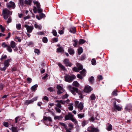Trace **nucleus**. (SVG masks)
Segmentation results:
<instances>
[{
  "mask_svg": "<svg viewBox=\"0 0 132 132\" xmlns=\"http://www.w3.org/2000/svg\"><path fill=\"white\" fill-rule=\"evenodd\" d=\"M68 88L71 92L74 95H75L76 94L75 93L76 92L79 95V97L80 98L82 99L83 98L82 92L80 90H79L77 88L72 87L70 85L68 86Z\"/></svg>",
  "mask_w": 132,
  "mask_h": 132,
  "instance_id": "obj_1",
  "label": "nucleus"
},
{
  "mask_svg": "<svg viewBox=\"0 0 132 132\" xmlns=\"http://www.w3.org/2000/svg\"><path fill=\"white\" fill-rule=\"evenodd\" d=\"M12 12L10 11L7 9H3L2 12V14L4 19H6L10 15H11L12 14Z\"/></svg>",
  "mask_w": 132,
  "mask_h": 132,
  "instance_id": "obj_2",
  "label": "nucleus"
},
{
  "mask_svg": "<svg viewBox=\"0 0 132 132\" xmlns=\"http://www.w3.org/2000/svg\"><path fill=\"white\" fill-rule=\"evenodd\" d=\"M64 77L65 81L71 82L72 81L73 79L76 78V76L74 75L70 76L69 75L66 74Z\"/></svg>",
  "mask_w": 132,
  "mask_h": 132,
  "instance_id": "obj_3",
  "label": "nucleus"
},
{
  "mask_svg": "<svg viewBox=\"0 0 132 132\" xmlns=\"http://www.w3.org/2000/svg\"><path fill=\"white\" fill-rule=\"evenodd\" d=\"M89 132H97L99 131L98 129L97 128H95L94 127L90 126L87 129Z\"/></svg>",
  "mask_w": 132,
  "mask_h": 132,
  "instance_id": "obj_4",
  "label": "nucleus"
},
{
  "mask_svg": "<svg viewBox=\"0 0 132 132\" xmlns=\"http://www.w3.org/2000/svg\"><path fill=\"white\" fill-rule=\"evenodd\" d=\"M24 27L26 28L27 32L29 33H31L34 29V27L33 26H30L27 24L24 25Z\"/></svg>",
  "mask_w": 132,
  "mask_h": 132,
  "instance_id": "obj_5",
  "label": "nucleus"
},
{
  "mask_svg": "<svg viewBox=\"0 0 132 132\" xmlns=\"http://www.w3.org/2000/svg\"><path fill=\"white\" fill-rule=\"evenodd\" d=\"M7 6L9 9L11 10V8H13L14 9L15 7V5L14 3L12 1L10 2L9 3L7 4Z\"/></svg>",
  "mask_w": 132,
  "mask_h": 132,
  "instance_id": "obj_6",
  "label": "nucleus"
},
{
  "mask_svg": "<svg viewBox=\"0 0 132 132\" xmlns=\"http://www.w3.org/2000/svg\"><path fill=\"white\" fill-rule=\"evenodd\" d=\"M64 62L66 66L71 67L72 65V63H71L69 60V59H65L64 61Z\"/></svg>",
  "mask_w": 132,
  "mask_h": 132,
  "instance_id": "obj_7",
  "label": "nucleus"
},
{
  "mask_svg": "<svg viewBox=\"0 0 132 132\" xmlns=\"http://www.w3.org/2000/svg\"><path fill=\"white\" fill-rule=\"evenodd\" d=\"M114 108V109H113L112 110L113 112L114 111H120L122 109V107H121L119 106L118 105L116 106H115Z\"/></svg>",
  "mask_w": 132,
  "mask_h": 132,
  "instance_id": "obj_8",
  "label": "nucleus"
},
{
  "mask_svg": "<svg viewBox=\"0 0 132 132\" xmlns=\"http://www.w3.org/2000/svg\"><path fill=\"white\" fill-rule=\"evenodd\" d=\"M132 108V105L131 103H128L126 105L125 108V110L129 112Z\"/></svg>",
  "mask_w": 132,
  "mask_h": 132,
  "instance_id": "obj_9",
  "label": "nucleus"
},
{
  "mask_svg": "<svg viewBox=\"0 0 132 132\" xmlns=\"http://www.w3.org/2000/svg\"><path fill=\"white\" fill-rule=\"evenodd\" d=\"M73 116L71 113H69L67 115H66L65 117V120L70 119L71 117H73Z\"/></svg>",
  "mask_w": 132,
  "mask_h": 132,
  "instance_id": "obj_10",
  "label": "nucleus"
},
{
  "mask_svg": "<svg viewBox=\"0 0 132 132\" xmlns=\"http://www.w3.org/2000/svg\"><path fill=\"white\" fill-rule=\"evenodd\" d=\"M92 90L91 87L90 86H86L84 89V92L86 93H89Z\"/></svg>",
  "mask_w": 132,
  "mask_h": 132,
  "instance_id": "obj_11",
  "label": "nucleus"
},
{
  "mask_svg": "<svg viewBox=\"0 0 132 132\" xmlns=\"http://www.w3.org/2000/svg\"><path fill=\"white\" fill-rule=\"evenodd\" d=\"M11 59H9L5 61L4 63V65L5 67H8L10 65L9 62L11 61Z\"/></svg>",
  "mask_w": 132,
  "mask_h": 132,
  "instance_id": "obj_12",
  "label": "nucleus"
},
{
  "mask_svg": "<svg viewBox=\"0 0 132 132\" xmlns=\"http://www.w3.org/2000/svg\"><path fill=\"white\" fill-rule=\"evenodd\" d=\"M68 52L69 54L71 55H73L75 53L74 50L71 48L68 49Z\"/></svg>",
  "mask_w": 132,
  "mask_h": 132,
  "instance_id": "obj_13",
  "label": "nucleus"
},
{
  "mask_svg": "<svg viewBox=\"0 0 132 132\" xmlns=\"http://www.w3.org/2000/svg\"><path fill=\"white\" fill-rule=\"evenodd\" d=\"M43 120L45 122H46L48 120L50 122H52V120L51 118L50 117H48L44 116L43 117Z\"/></svg>",
  "mask_w": 132,
  "mask_h": 132,
  "instance_id": "obj_14",
  "label": "nucleus"
},
{
  "mask_svg": "<svg viewBox=\"0 0 132 132\" xmlns=\"http://www.w3.org/2000/svg\"><path fill=\"white\" fill-rule=\"evenodd\" d=\"M78 108L80 109V111L82 110L84 108L83 103L82 102H80L78 104Z\"/></svg>",
  "mask_w": 132,
  "mask_h": 132,
  "instance_id": "obj_15",
  "label": "nucleus"
},
{
  "mask_svg": "<svg viewBox=\"0 0 132 132\" xmlns=\"http://www.w3.org/2000/svg\"><path fill=\"white\" fill-rule=\"evenodd\" d=\"M69 31L72 33L75 34L76 31V28L75 27L70 28Z\"/></svg>",
  "mask_w": 132,
  "mask_h": 132,
  "instance_id": "obj_16",
  "label": "nucleus"
},
{
  "mask_svg": "<svg viewBox=\"0 0 132 132\" xmlns=\"http://www.w3.org/2000/svg\"><path fill=\"white\" fill-rule=\"evenodd\" d=\"M64 50L62 47H59L57 49L56 52L58 53H63L64 52Z\"/></svg>",
  "mask_w": 132,
  "mask_h": 132,
  "instance_id": "obj_17",
  "label": "nucleus"
},
{
  "mask_svg": "<svg viewBox=\"0 0 132 132\" xmlns=\"http://www.w3.org/2000/svg\"><path fill=\"white\" fill-rule=\"evenodd\" d=\"M38 86V85L37 84H36L32 86L31 87V89L32 91L35 92L36 90L37 89Z\"/></svg>",
  "mask_w": 132,
  "mask_h": 132,
  "instance_id": "obj_18",
  "label": "nucleus"
},
{
  "mask_svg": "<svg viewBox=\"0 0 132 132\" xmlns=\"http://www.w3.org/2000/svg\"><path fill=\"white\" fill-rule=\"evenodd\" d=\"M10 46L12 48H15V46H16L15 43L13 41H11L10 43Z\"/></svg>",
  "mask_w": 132,
  "mask_h": 132,
  "instance_id": "obj_19",
  "label": "nucleus"
},
{
  "mask_svg": "<svg viewBox=\"0 0 132 132\" xmlns=\"http://www.w3.org/2000/svg\"><path fill=\"white\" fill-rule=\"evenodd\" d=\"M12 127H11V128L10 129L12 130V132H18V130H17V127H15L13 126V125H12Z\"/></svg>",
  "mask_w": 132,
  "mask_h": 132,
  "instance_id": "obj_20",
  "label": "nucleus"
},
{
  "mask_svg": "<svg viewBox=\"0 0 132 132\" xmlns=\"http://www.w3.org/2000/svg\"><path fill=\"white\" fill-rule=\"evenodd\" d=\"M22 119V118L20 116H18L15 118V123H17L18 122L21 120Z\"/></svg>",
  "mask_w": 132,
  "mask_h": 132,
  "instance_id": "obj_21",
  "label": "nucleus"
},
{
  "mask_svg": "<svg viewBox=\"0 0 132 132\" xmlns=\"http://www.w3.org/2000/svg\"><path fill=\"white\" fill-rule=\"evenodd\" d=\"M77 66L78 67V69L79 70H80L83 69L82 65L79 63H77L76 64Z\"/></svg>",
  "mask_w": 132,
  "mask_h": 132,
  "instance_id": "obj_22",
  "label": "nucleus"
},
{
  "mask_svg": "<svg viewBox=\"0 0 132 132\" xmlns=\"http://www.w3.org/2000/svg\"><path fill=\"white\" fill-rule=\"evenodd\" d=\"M72 85L77 87H78L79 86V83L77 81H73L72 84Z\"/></svg>",
  "mask_w": 132,
  "mask_h": 132,
  "instance_id": "obj_23",
  "label": "nucleus"
},
{
  "mask_svg": "<svg viewBox=\"0 0 132 132\" xmlns=\"http://www.w3.org/2000/svg\"><path fill=\"white\" fill-rule=\"evenodd\" d=\"M73 104L72 103H70L69 105H68L69 106V107H68V109L70 111H72L73 109Z\"/></svg>",
  "mask_w": 132,
  "mask_h": 132,
  "instance_id": "obj_24",
  "label": "nucleus"
},
{
  "mask_svg": "<svg viewBox=\"0 0 132 132\" xmlns=\"http://www.w3.org/2000/svg\"><path fill=\"white\" fill-rule=\"evenodd\" d=\"M86 42V41L82 39H80L79 41V45L82 44Z\"/></svg>",
  "mask_w": 132,
  "mask_h": 132,
  "instance_id": "obj_25",
  "label": "nucleus"
},
{
  "mask_svg": "<svg viewBox=\"0 0 132 132\" xmlns=\"http://www.w3.org/2000/svg\"><path fill=\"white\" fill-rule=\"evenodd\" d=\"M83 52V49L82 47H80L78 49V53L79 55L80 54Z\"/></svg>",
  "mask_w": 132,
  "mask_h": 132,
  "instance_id": "obj_26",
  "label": "nucleus"
},
{
  "mask_svg": "<svg viewBox=\"0 0 132 132\" xmlns=\"http://www.w3.org/2000/svg\"><path fill=\"white\" fill-rule=\"evenodd\" d=\"M86 72V70L85 69H83L80 72V73L84 77L85 76L86 74L85 72Z\"/></svg>",
  "mask_w": 132,
  "mask_h": 132,
  "instance_id": "obj_27",
  "label": "nucleus"
},
{
  "mask_svg": "<svg viewBox=\"0 0 132 132\" xmlns=\"http://www.w3.org/2000/svg\"><path fill=\"white\" fill-rule=\"evenodd\" d=\"M58 65L59 67L61 68L63 70H66L64 66L62 65L61 63H59Z\"/></svg>",
  "mask_w": 132,
  "mask_h": 132,
  "instance_id": "obj_28",
  "label": "nucleus"
},
{
  "mask_svg": "<svg viewBox=\"0 0 132 132\" xmlns=\"http://www.w3.org/2000/svg\"><path fill=\"white\" fill-rule=\"evenodd\" d=\"M32 103L33 102L31 99L30 100H26L25 102V104L26 105H28Z\"/></svg>",
  "mask_w": 132,
  "mask_h": 132,
  "instance_id": "obj_29",
  "label": "nucleus"
},
{
  "mask_svg": "<svg viewBox=\"0 0 132 132\" xmlns=\"http://www.w3.org/2000/svg\"><path fill=\"white\" fill-rule=\"evenodd\" d=\"M12 47L9 45H8L6 48V50L10 53H11L12 52V50L11 48Z\"/></svg>",
  "mask_w": 132,
  "mask_h": 132,
  "instance_id": "obj_30",
  "label": "nucleus"
},
{
  "mask_svg": "<svg viewBox=\"0 0 132 132\" xmlns=\"http://www.w3.org/2000/svg\"><path fill=\"white\" fill-rule=\"evenodd\" d=\"M63 118V117L61 116H55L54 117V119L55 120L58 119L59 120Z\"/></svg>",
  "mask_w": 132,
  "mask_h": 132,
  "instance_id": "obj_31",
  "label": "nucleus"
},
{
  "mask_svg": "<svg viewBox=\"0 0 132 132\" xmlns=\"http://www.w3.org/2000/svg\"><path fill=\"white\" fill-rule=\"evenodd\" d=\"M91 99L92 100H95L96 97L94 94H92L90 96Z\"/></svg>",
  "mask_w": 132,
  "mask_h": 132,
  "instance_id": "obj_32",
  "label": "nucleus"
},
{
  "mask_svg": "<svg viewBox=\"0 0 132 132\" xmlns=\"http://www.w3.org/2000/svg\"><path fill=\"white\" fill-rule=\"evenodd\" d=\"M73 41L74 42V43L73 44V46L75 47H76L77 43L78 42V40L77 39H76L73 40Z\"/></svg>",
  "mask_w": 132,
  "mask_h": 132,
  "instance_id": "obj_33",
  "label": "nucleus"
},
{
  "mask_svg": "<svg viewBox=\"0 0 132 132\" xmlns=\"http://www.w3.org/2000/svg\"><path fill=\"white\" fill-rule=\"evenodd\" d=\"M112 126L110 124L108 126L107 128H106V129L108 131H111L112 130Z\"/></svg>",
  "mask_w": 132,
  "mask_h": 132,
  "instance_id": "obj_34",
  "label": "nucleus"
},
{
  "mask_svg": "<svg viewBox=\"0 0 132 132\" xmlns=\"http://www.w3.org/2000/svg\"><path fill=\"white\" fill-rule=\"evenodd\" d=\"M0 29L2 32L4 33L5 30V28L2 25H0Z\"/></svg>",
  "mask_w": 132,
  "mask_h": 132,
  "instance_id": "obj_35",
  "label": "nucleus"
},
{
  "mask_svg": "<svg viewBox=\"0 0 132 132\" xmlns=\"http://www.w3.org/2000/svg\"><path fill=\"white\" fill-rule=\"evenodd\" d=\"M42 41L44 43H46L48 42V39L47 37H44L43 38Z\"/></svg>",
  "mask_w": 132,
  "mask_h": 132,
  "instance_id": "obj_36",
  "label": "nucleus"
},
{
  "mask_svg": "<svg viewBox=\"0 0 132 132\" xmlns=\"http://www.w3.org/2000/svg\"><path fill=\"white\" fill-rule=\"evenodd\" d=\"M16 27L17 29L18 30H20L21 28V25L20 24H16Z\"/></svg>",
  "mask_w": 132,
  "mask_h": 132,
  "instance_id": "obj_37",
  "label": "nucleus"
},
{
  "mask_svg": "<svg viewBox=\"0 0 132 132\" xmlns=\"http://www.w3.org/2000/svg\"><path fill=\"white\" fill-rule=\"evenodd\" d=\"M34 52L35 53H37L38 55L40 53V50L37 49H35L34 50Z\"/></svg>",
  "mask_w": 132,
  "mask_h": 132,
  "instance_id": "obj_38",
  "label": "nucleus"
},
{
  "mask_svg": "<svg viewBox=\"0 0 132 132\" xmlns=\"http://www.w3.org/2000/svg\"><path fill=\"white\" fill-rule=\"evenodd\" d=\"M34 27L36 28H38L39 29H41V27L38 25L37 24H34Z\"/></svg>",
  "mask_w": 132,
  "mask_h": 132,
  "instance_id": "obj_39",
  "label": "nucleus"
},
{
  "mask_svg": "<svg viewBox=\"0 0 132 132\" xmlns=\"http://www.w3.org/2000/svg\"><path fill=\"white\" fill-rule=\"evenodd\" d=\"M78 116L79 118L81 119L84 117V113L82 114H79L78 115Z\"/></svg>",
  "mask_w": 132,
  "mask_h": 132,
  "instance_id": "obj_40",
  "label": "nucleus"
},
{
  "mask_svg": "<svg viewBox=\"0 0 132 132\" xmlns=\"http://www.w3.org/2000/svg\"><path fill=\"white\" fill-rule=\"evenodd\" d=\"M8 46L5 42H3L2 44V46L4 48H7Z\"/></svg>",
  "mask_w": 132,
  "mask_h": 132,
  "instance_id": "obj_41",
  "label": "nucleus"
},
{
  "mask_svg": "<svg viewBox=\"0 0 132 132\" xmlns=\"http://www.w3.org/2000/svg\"><path fill=\"white\" fill-rule=\"evenodd\" d=\"M59 124L62 126H63L65 128L67 127V126L63 122H60Z\"/></svg>",
  "mask_w": 132,
  "mask_h": 132,
  "instance_id": "obj_42",
  "label": "nucleus"
},
{
  "mask_svg": "<svg viewBox=\"0 0 132 132\" xmlns=\"http://www.w3.org/2000/svg\"><path fill=\"white\" fill-rule=\"evenodd\" d=\"M72 70L73 71H75L76 72H78L79 71V70L78 68L76 67H74L73 69Z\"/></svg>",
  "mask_w": 132,
  "mask_h": 132,
  "instance_id": "obj_43",
  "label": "nucleus"
},
{
  "mask_svg": "<svg viewBox=\"0 0 132 132\" xmlns=\"http://www.w3.org/2000/svg\"><path fill=\"white\" fill-rule=\"evenodd\" d=\"M91 62L92 64L93 65H95L96 64V61L94 59H92Z\"/></svg>",
  "mask_w": 132,
  "mask_h": 132,
  "instance_id": "obj_44",
  "label": "nucleus"
},
{
  "mask_svg": "<svg viewBox=\"0 0 132 132\" xmlns=\"http://www.w3.org/2000/svg\"><path fill=\"white\" fill-rule=\"evenodd\" d=\"M94 80V78L93 76H91L89 79V82L91 83H93Z\"/></svg>",
  "mask_w": 132,
  "mask_h": 132,
  "instance_id": "obj_45",
  "label": "nucleus"
},
{
  "mask_svg": "<svg viewBox=\"0 0 132 132\" xmlns=\"http://www.w3.org/2000/svg\"><path fill=\"white\" fill-rule=\"evenodd\" d=\"M27 83L28 84H30L32 82V79L31 78L28 77L27 78Z\"/></svg>",
  "mask_w": 132,
  "mask_h": 132,
  "instance_id": "obj_46",
  "label": "nucleus"
},
{
  "mask_svg": "<svg viewBox=\"0 0 132 132\" xmlns=\"http://www.w3.org/2000/svg\"><path fill=\"white\" fill-rule=\"evenodd\" d=\"M118 91L117 90H114L113 91L112 93V94L113 96H116L117 95V92Z\"/></svg>",
  "mask_w": 132,
  "mask_h": 132,
  "instance_id": "obj_47",
  "label": "nucleus"
},
{
  "mask_svg": "<svg viewBox=\"0 0 132 132\" xmlns=\"http://www.w3.org/2000/svg\"><path fill=\"white\" fill-rule=\"evenodd\" d=\"M70 120H71L72 122H75V123L76 124L77 123V121H76L75 119L73 117H71L70 119Z\"/></svg>",
  "mask_w": 132,
  "mask_h": 132,
  "instance_id": "obj_48",
  "label": "nucleus"
},
{
  "mask_svg": "<svg viewBox=\"0 0 132 132\" xmlns=\"http://www.w3.org/2000/svg\"><path fill=\"white\" fill-rule=\"evenodd\" d=\"M56 87L58 90H62L63 89V88L60 85H57Z\"/></svg>",
  "mask_w": 132,
  "mask_h": 132,
  "instance_id": "obj_49",
  "label": "nucleus"
},
{
  "mask_svg": "<svg viewBox=\"0 0 132 132\" xmlns=\"http://www.w3.org/2000/svg\"><path fill=\"white\" fill-rule=\"evenodd\" d=\"M87 121L84 120L82 122L81 124L83 127H84L86 125Z\"/></svg>",
  "mask_w": 132,
  "mask_h": 132,
  "instance_id": "obj_50",
  "label": "nucleus"
},
{
  "mask_svg": "<svg viewBox=\"0 0 132 132\" xmlns=\"http://www.w3.org/2000/svg\"><path fill=\"white\" fill-rule=\"evenodd\" d=\"M3 125L5 127H7L9 126V124L8 122H3Z\"/></svg>",
  "mask_w": 132,
  "mask_h": 132,
  "instance_id": "obj_51",
  "label": "nucleus"
},
{
  "mask_svg": "<svg viewBox=\"0 0 132 132\" xmlns=\"http://www.w3.org/2000/svg\"><path fill=\"white\" fill-rule=\"evenodd\" d=\"M12 22V19L11 17L10 16L8 19L7 21V24L9 23H10L11 22Z\"/></svg>",
  "mask_w": 132,
  "mask_h": 132,
  "instance_id": "obj_52",
  "label": "nucleus"
},
{
  "mask_svg": "<svg viewBox=\"0 0 132 132\" xmlns=\"http://www.w3.org/2000/svg\"><path fill=\"white\" fill-rule=\"evenodd\" d=\"M86 58V56L85 55H81L80 58V60L81 61L84 60Z\"/></svg>",
  "mask_w": 132,
  "mask_h": 132,
  "instance_id": "obj_53",
  "label": "nucleus"
},
{
  "mask_svg": "<svg viewBox=\"0 0 132 132\" xmlns=\"http://www.w3.org/2000/svg\"><path fill=\"white\" fill-rule=\"evenodd\" d=\"M52 33L53 34V35L55 36H56L57 35V33L56 30H53L52 31Z\"/></svg>",
  "mask_w": 132,
  "mask_h": 132,
  "instance_id": "obj_54",
  "label": "nucleus"
},
{
  "mask_svg": "<svg viewBox=\"0 0 132 132\" xmlns=\"http://www.w3.org/2000/svg\"><path fill=\"white\" fill-rule=\"evenodd\" d=\"M48 90L50 91V92H51L54 91V89H53V88L51 87L48 88Z\"/></svg>",
  "mask_w": 132,
  "mask_h": 132,
  "instance_id": "obj_55",
  "label": "nucleus"
},
{
  "mask_svg": "<svg viewBox=\"0 0 132 132\" xmlns=\"http://www.w3.org/2000/svg\"><path fill=\"white\" fill-rule=\"evenodd\" d=\"M19 3L21 6H23L24 5L23 0H19Z\"/></svg>",
  "mask_w": 132,
  "mask_h": 132,
  "instance_id": "obj_56",
  "label": "nucleus"
},
{
  "mask_svg": "<svg viewBox=\"0 0 132 132\" xmlns=\"http://www.w3.org/2000/svg\"><path fill=\"white\" fill-rule=\"evenodd\" d=\"M34 8L33 10L34 12L35 13H36L37 12V9L36 7L35 6L34 7Z\"/></svg>",
  "mask_w": 132,
  "mask_h": 132,
  "instance_id": "obj_57",
  "label": "nucleus"
},
{
  "mask_svg": "<svg viewBox=\"0 0 132 132\" xmlns=\"http://www.w3.org/2000/svg\"><path fill=\"white\" fill-rule=\"evenodd\" d=\"M24 3L26 4L29 5L30 6H31V4L27 0H25L24 1Z\"/></svg>",
  "mask_w": 132,
  "mask_h": 132,
  "instance_id": "obj_58",
  "label": "nucleus"
},
{
  "mask_svg": "<svg viewBox=\"0 0 132 132\" xmlns=\"http://www.w3.org/2000/svg\"><path fill=\"white\" fill-rule=\"evenodd\" d=\"M56 111L57 112L60 113L61 112V110L59 108L57 107H55V108Z\"/></svg>",
  "mask_w": 132,
  "mask_h": 132,
  "instance_id": "obj_59",
  "label": "nucleus"
},
{
  "mask_svg": "<svg viewBox=\"0 0 132 132\" xmlns=\"http://www.w3.org/2000/svg\"><path fill=\"white\" fill-rule=\"evenodd\" d=\"M69 96V95H68L67 94H65V95H64L62 97V98L63 99H64V98H67Z\"/></svg>",
  "mask_w": 132,
  "mask_h": 132,
  "instance_id": "obj_60",
  "label": "nucleus"
},
{
  "mask_svg": "<svg viewBox=\"0 0 132 132\" xmlns=\"http://www.w3.org/2000/svg\"><path fill=\"white\" fill-rule=\"evenodd\" d=\"M77 77L78 78L81 79H82L83 78L82 77L80 74H78L77 75Z\"/></svg>",
  "mask_w": 132,
  "mask_h": 132,
  "instance_id": "obj_61",
  "label": "nucleus"
},
{
  "mask_svg": "<svg viewBox=\"0 0 132 132\" xmlns=\"http://www.w3.org/2000/svg\"><path fill=\"white\" fill-rule=\"evenodd\" d=\"M4 85L3 84H0V90H3V88L4 87Z\"/></svg>",
  "mask_w": 132,
  "mask_h": 132,
  "instance_id": "obj_62",
  "label": "nucleus"
},
{
  "mask_svg": "<svg viewBox=\"0 0 132 132\" xmlns=\"http://www.w3.org/2000/svg\"><path fill=\"white\" fill-rule=\"evenodd\" d=\"M39 16L41 18H42L45 16V14L43 13H41L39 14Z\"/></svg>",
  "mask_w": 132,
  "mask_h": 132,
  "instance_id": "obj_63",
  "label": "nucleus"
},
{
  "mask_svg": "<svg viewBox=\"0 0 132 132\" xmlns=\"http://www.w3.org/2000/svg\"><path fill=\"white\" fill-rule=\"evenodd\" d=\"M37 11L38 13L40 14L43 12V10L39 8L38 9Z\"/></svg>",
  "mask_w": 132,
  "mask_h": 132,
  "instance_id": "obj_64",
  "label": "nucleus"
}]
</instances>
